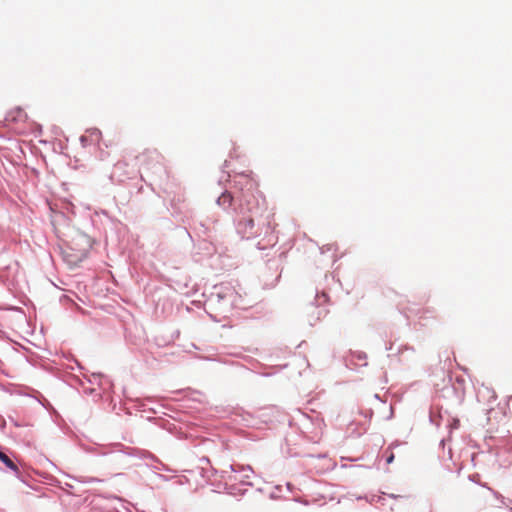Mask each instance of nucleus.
Instances as JSON below:
<instances>
[{
    "label": "nucleus",
    "instance_id": "1",
    "mask_svg": "<svg viewBox=\"0 0 512 512\" xmlns=\"http://www.w3.org/2000/svg\"><path fill=\"white\" fill-rule=\"evenodd\" d=\"M240 212L250 215L243 217L238 223V231L247 238L266 235L273 230V216L264 203H260L255 195L248 189L242 194Z\"/></svg>",
    "mask_w": 512,
    "mask_h": 512
},
{
    "label": "nucleus",
    "instance_id": "2",
    "mask_svg": "<svg viewBox=\"0 0 512 512\" xmlns=\"http://www.w3.org/2000/svg\"><path fill=\"white\" fill-rule=\"evenodd\" d=\"M90 247L89 238L84 234H77L63 248V259L68 265L77 266L87 257Z\"/></svg>",
    "mask_w": 512,
    "mask_h": 512
},
{
    "label": "nucleus",
    "instance_id": "3",
    "mask_svg": "<svg viewBox=\"0 0 512 512\" xmlns=\"http://www.w3.org/2000/svg\"><path fill=\"white\" fill-rule=\"evenodd\" d=\"M26 119L27 114L24 112V110L21 108H15L8 113L6 117V122H25Z\"/></svg>",
    "mask_w": 512,
    "mask_h": 512
},
{
    "label": "nucleus",
    "instance_id": "4",
    "mask_svg": "<svg viewBox=\"0 0 512 512\" xmlns=\"http://www.w3.org/2000/svg\"><path fill=\"white\" fill-rule=\"evenodd\" d=\"M232 202L233 196L228 191L223 192L217 199L218 205L223 208H229L232 205Z\"/></svg>",
    "mask_w": 512,
    "mask_h": 512
},
{
    "label": "nucleus",
    "instance_id": "5",
    "mask_svg": "<svg viewBox=\"0 0 512 512\" xmlns=\"http://www.w3.org/2000/svg\"><path fill=\"white\" fill-rule=\"evenodd\" d=\"M0 461H2L9 469L18 472L17 465L2 451H0Z\"/></svg>",
    "mask_w": 512,
    "mask_h": 512
},
{
    "label": "nucleus",
    "instance_id": "6",
    "mask_svg": "<svg viewBox=\"0 0 512 512\" xmlns=\"http://www.w3.org/2000/svg\"><path fill=\"white\" fill-rule=\"evenodd\" d=\"M241 469L244 471V478L249 479L250 478L249 473L252 472V469L250 467H247V468L241 467Z\"/></svg>",
    "mask_w": 512,
    "mask_h": 512
},
{
    "label": "nucleus",
    "instance_id": "7",
    "mask_svg": "<svg viewBox=\"0 0 512 512\" xmlns=\"http://www.w3.org/2000/svg\"><path fill=\"white\" fill-rule=\"evenodd\" d=\"M90 136L91 137H94L96 139H98L100 136H101V132L99 130H93L91 133H90Z\"/></svg>",
    "mask_w": 512,
    "mask_h": 512
},
{
    "label": "nucleus",
    "instance_id": "8",
    "mask_svg": "<svg viewBox=\"0 0 512 512\" xmlns=\"http://www.w3.org/2000/svg\"><path fill=\"white\" fill-rule=\"evenodd\" d=\"M394 460V454L391 452L390 455L387 457L386 462L387 464H391Z\"/></svg>",
    "mask_w": 512,
    "mask_h": 512
}]
</instances>
